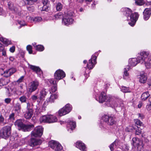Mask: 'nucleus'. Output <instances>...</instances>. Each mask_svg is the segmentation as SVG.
<instances>
[{
  "label": "nucleus",
  "instance_id": "f3484780",
  "mask_svg": "<svg viewBox=\"0 0 151 151\" xmlns=\"http://www.w3.org/2000/svg\"><path fill=\"white\" fill-rule=\"evenodd\" d=\"M42 143L41 140L35 138H31L29 142V145L31 147H33L35 146L39 145Z\"/></svg>",
  "mask_w": 151,
  "mask_h": 151
},
{
  "label": "nucleus",
  "instance_id": "7ed1b4c3",
  "mask_svg": "<svg viewBox=\"0 0 151 151\" xmlns=\"http://www.w3.org/2000/svg\"><path fill=\"white\" fill-rule=\"evenodd\" d=\"M15 125L18 127L19 130H22L23 132L30 131L34 127L32 124H24L20 119L17 120L15 123Z\"/></svg>",
  "mask_w": 151,
  "mask_h": 151
},
{
  "label": "nucleus",
  "instance_id": "774afa93",
  "mask_svg": "<svg viewBox=\"0 0 151 151\" xmlns=\"http://www.w3.org/2000/svg\"><path fill=\"white\" fill-rule=\"evenodd\" d=\"M9 59L10 61H13L14 60V58L12 57H10L9 58Z\"/></svg>",
  "mask_w": 151,
  "mask_h": 151
},
{
  "label": "nucleus",
  "instance_id": "49530a36",
  "mask_svg": "<svg viewBox=\"0 0 151 151\" xmlns=\"http://www.w3.org/2000/svg\"><path fill=\"white\" fill-rule=\"evenodd\" d=\"M1 47L2 48V49L1 50L0 49V51H2V55L5 56L6 55V50L4 49V47L3 45Z\"/></svg>",
  "mask_w": 151,
  "mask_h": 151
},
{
  "label": "nucleus",
  "instance_id": "c9c22d12",
  "mask_svg": "<svg viewBox=\"0 0 151 151\" xmlns=\"http://www.w3.org/2000/svg\"><path fill=\"white\" fill-rule=\"evenodd\" d=\"M14 108L16 111H20L21 109L20 104L19 103H17L15 104Z\"/></svg>",
  "mask_w": 151,
  "mask_h": 151
},
{
  "label": "nucleus",
  "instance_id": "a18cd8bd",
  "mask_svg": "<svg viewBox=\"0 0 151 151\" xmlns=\"http://www.w3.org/2000/svg\"><path fill=\"white\" fill-rule=\"evenodd\" d=\"M18 24L20 25L19 27V28H20L22 26L26 25V24L24 21H19L18 22Z\"/></svg>",
  "mask_w": 151,
  "mask_h": 151
},
{
  "label": "nucleus",
  "instance_id": "6ab92c4d",
  "mask_svg": "<svg viewBox=\"0 0 151 151\" xmlns=\"http://www.w3.org/2000/svg\"><path fill=\"white\" fill-rule=\"evenodd\" d=\"M76 146L82 151H86V148L85 144L81 141H78L76 142Z\"/></svg>",
  "mask_w": 151,
  "mask_h": 151
},
{
  "label": "nucleus",
  "instance_id": "58836bf2",
  "mask_svg": "<svg viewBox=\"0 0 151 151\" xmlns=\"http://www.w3.org/2000/svg\"><path fill=\"white\" fill-rule=\"evenodd\" d=\"M121 89V91L124 93L130 92L129 88L125 86H122Z\"/></svg>",
  "mask_w": 151,
  "mask_h": 151
},
{
  "label": "nucleus",
  "instance_id": "c03bdc74",
  "mask_svg": "<svg viewBox=\"0 0 151 151\" xmlns=\"http://www.w3.org/2000/svg\"><path fill=\"white\" fill-rule=\"evenodd\" d=\"M54 16L56 19L60 18L62 17V13L61 12H59L58 14H55Z\"/></svg>",
  "mask_w": 151,
  "mask_h": 151
},
{
  "label": "nucleus",
  "instance_id": "ea45409f",
  "mask_svg": "<svg viewBox=\"0 0 151 151\" xmlns=\"http://www.w3.org/2000/svg\"><path fill=\"white\" fill-rule=\"evenodd\" d=\"M135 4L139 6H141L143 5L145 3L144 0H135Z\"/></svg>",
  "mask_w": 151,
  "mask_h": 151
},
{
  "label": "nucleus",
  "instance_id": "f8f14e48",
  "mask_svg": "<svg viewBox=\"0 0 151 151\" xmlns=\"http://www.w3.org/2000/svg\"><path fill=\"white\" fill-rule=\"evenodd\" d=\"M132 144L135 147L141 149L143 148V142L139 138L137 137L133 138L132 139Z\"/></svg>",
  "mask_w": 151,
  "mask_h": 151
},
{
  "label": "nucleus",
  "instance_id": "7c9ffc66",
  "mask_svg": "<svg viewBox=\"0 0 151 151\" xmlns=\"http://www.w3.org/2000/svg\"><path fill=\"white\" fill-rule=\"evenodd\" d=\"M47 93L44 90H42L40 92V96L39 97L40 99L42 100L44 98L46 95Z\"/></svg>",
  "mask_w": 151,
  "mask_h": 151
},
{
  "label": "nucleus",
  "instance_id": "72a5a7b5",
  "mask_svg": "<svg viewBox=\"0 0 151 151\" xmlns=\"http://www.w3.org/2000/svg\"><path fill=\"white\" fill-rule=\"evenodd\" d=\"M63 107L65 109L66 111H68V114L69 113L72 109L71 106L69 104H67L65 107Z\"/></svg>",
  "mask_w": 151,
  "mask_h": 151
},
{
  "label": "nucleus",
  "instance_id": "13d9d810",
  "mask_svg": "<svg viewBox=\"0 0 151 151\" xmlns=\"http://www.w3.org/2000/svg\"><path fill=\"white\" fill-rule=\"evenodd\" d=\"M48 5H43L42 8V10L47 11L48 10Z\"/></svg>",
  "mask_w": 151,
  "mask_h": 151
},
{
  "label": "nucleus",
  "instance_id": "423d86ee",
  "mask_svg": "<svg viewBox=\"0 0 151 151\" xmlns=\"http://www.w3.org/2000/svg\"><path fill=\"white\" fill-rule=\"evenodd\" d=\"M41 122H47L49 123H53L57 122L58 119L56 117L52 115L43 116L40 118Z\"/></svg>",
  "mask_w": 151,
  "mask_h": 151
},
{
  "label": "nucleus",
  "instance_id": "5fc2aeb1",
  "mask_svg": "<svg viewBox=\"0 0 151 151\" xmlns=\"http://www.w3.org/2000/svg\"><path fill=\"white\" fill-rule=\"evenodd\" d=\"M14 114L12 113L9 116V119L11 120H14Z\"/></svg>",
  "mask_w": 151,
  "mask_h": 151
},
{
  "label": "nucleus",
  "instance_id": "473e14b6",
  "mask_svg": "<svg viewBox=\"0 0 151 151\" xmlns=\"http://www.w3.org/2000/svg\"><path fill=\"white\" fill-rule=\"evenodd\" d=\"M27 100V98L24 95H23L19 98V100L22 103H26Z\"/></svg>",
  "mask_w": 151,
  "mask_h": 151
},
{
  "label": "nucleus",
  "instance_id": "680f3d73",
  "mask_svg": "<svg viewBox=\"0 0 151 151\" xmlns=\"http://www.w3.org/2000/svg\"><path fill=\"white\" fill-rule=\"evenodd\" d=\"M15 50V47L14 46H12V47H10L9 49L10 52H14Z\"/></svg>",
  "mask_w": 151,
  "mask_h": 151
},
{
  "label": "nucleus",
  "instance_id": "09e8293b",
  "mask_svg": "<svg viewBox=\"0 0 151 151\" xmlns=\"http://www.w3.org/2000/svg\"><path fill=\"white\" fill-rule=\"evenodd\" d=\"M27 49L29 54L32 53V47L30 45H28L27 46Z\"/></svg>",
  "mask_w": 151,
  "mask_h": 151
},
{
  "label": "nucleus",
  "instance_id": "4c0bfd02",
  "mask_svg": "<svg viewBox=\"0 0 151 151\" xmlns=\"http://www.w3.org/2000/svg\"><path fill=\"white\" fill-rule=\"evenodd\" d=\"M56 8L57 11H60L62 9L63 5L60 3H58L56 5Z\"/></svg>",
  "mask_w": 151,
  "mask_h": 151
},
{
  "label": "nucleus",
  "instance_id": "864d4df0",
  "mask_svg": "<svg viewBox=\"0 0 151 151\" xmlns=\"http://www.w3.org/2000/svg\"><path fill=\"white\" fill-rule=\"evenodd\" d=\"M27 20L28 21V22H31V23L33 22V20L34 18H33L30 16H27L26 17Z\"/></svg>",
  "mask_w": 151,
  "mask_h": 151
},
{
  "label": "nucleus",
  "instance_id": "f03ea898",
  "mask_svg": "<svg viewBox=\"0 0 151 151\" xmlns=\"http://www.w3.org/2000/svg\"><path fill=\"white\" fill-rule=\"evenodd\" d=\"M96 99L100 103H102L105 101L106 104L108 106L113 108L118 106L117 102L119 100L111 95L106 96L104 92H102L100 96L98 98L96 97Z\"/></svg>",
  "mask_w": 151,
  "mask_h": 151
},
{
  "label": "nucleus",
  "instance_id": "4be33fe9",
  "mask_svg": "<svg viewBox=\"0 0 151 151\" xmlns=\"http://www.w3.org/2000/svg\"><path fill=\"white\" fill-rule=\"evenodd\" d=\"M129 66L127 65L124 68L123 78L127 80H129V73L128 71L130 69Z\"/></svg>",
  "mask_w": 151,
  "mask_h": 151
},
{
  "label": "nucleus",
  "instance_id": "2f4dec72",
  "mask_svg": "<svg viewBox=\"0 0 151 151\" xmlns=\"http://www.w3.org/2000/svg\"><path fill=\"white\" fill-rule=\"evenodd\" d=\"M150 96L148 92L143 93L142 95L141 98L142 100H146Z\"/></svg>",
  "mask_w": 151,
  "mask_h": 151
},
{
  "label": "nucleus",
  "instance_id": "393cba45",
  "mask_svg": "<svg viewBox=\"0 0 151 151\" xmlns=\"http://www.w3.org/2000/svg\"><path fill=\"white\" fill-rule=\"evenodd\" d=\"M10 81L9 79L7 78H3L0 79V86L7 85Z\"/></svg>",
  "mask_w": 151,
  "mask_h": 151
},
{
  "label": "nucleus",
  "instance_id": "1a4fd4ad",
  "mask_svg": "<svg viewBox=\"0 0 151 151\" xmlns=\"http://www.w3.org/2000/svg\"><path fill=\"white\" fill-rule=\"evenodd\" d=\"M45 82L49 86H50L52 85H54L52 87L51 90V91L52 92H55L57 91V81H55L53 78H51L46 79L45 80Z\"/></svg>",
  "mask_w": 151,
  "mask_h": 151
},
{
  "label": "nucleus",
  "instance_id": "20e7f679",
  "mask_svg": "<svg viewBox=\"0 0 151 151\" xmlns=\"http://www.w3.org/2000/svg\"><path fill=\"white\" fill-rule=\"evenodd\" d=\"M102 120L104 122L103 125H102V126L104 128H105L104 124H105V126L112 125L115 124L116 123V119L114 117L106 115L102 116Z\"/></svg>",
  "mask_w": 151,
  "mask_h": 151
},
{
  "label": "nucleus",
  "instance_id": "4468645a",
  "mask_svg": "<svg viewBox=\"0 0 151 151\" xmlns=\"http://www.w3.org/2000/svg\"><path fill=\"white\" fill-rule=\"evenodd\" d=\"M39 85V83L37 80L33 81L30 83L29 89L30 92H32L37 89Z\"/></svg>",
  "mask_w": 151,
  "mask_h": 151
},
{
  "label": "nucleus",
  "instance_id": "c756f323",
  "mask_svg": "<svg viewBox=\"0 0 151 151\" xmlns=\"http://www.w3.org/2000/svg\"><path fill=\"white\" fill-rule=\"evenodd\" d=\"M68 111H66L65 109L63 107L58 111V114L60 116H62L68 114Z\"/></svg>",
  "mask_w": 151,
  "mask_h": 151
},
{
  "label": "nucleus",
  "instance_id": "de8ad7c7",
  "mask_svg": "<svg viewBox=\"0 0 151 151\" xmlns=\"http://www.w3.org/2000/svg\"><path fill=\"white\" fill-rule=\"evenodd\" d=\"M137 129L136 130L135 134L136 135H139L142 132V129L140 128H139L138 127H137Z\"/></svg>",
  "mask_w": 151,
  "mask_h": 151
},
{
  "label": "nucleus",
  "instance_id": "79ce46f5",
  "mask_svg": "<svg viewBox=\"0 0 151 151\" xmlns=\"http://www.w3.org/2000/svg\"><path fill=\"white\" fill-rule=\"evenodd\" d=\"M18 12V14L19 15L22 17L25 16L27 14V13L26 11L24 10L21 11L19 12Z\"/></svg>",
  "mask_w": 151,
  "mask_h": 151
},
{
  "label": "nucleus",
  "instance_id": "603ef678",
  "mask_svg": "<svg viewBox=\"0 0 151 151\" xmlns=\"http://www.w3.org/2000/svg\"><path fill=\"white\" fill-rule=\"evenodd\" d=\"M4 117L2 116H0V124H5L4 122Z\"/></svg>",
  "mask_w": 151,
  "mask_h": 151
},
{
  "label": "nucleus",
  "instance_id": "6e6552de",
  "mask_svg": "<svg viewBox=\"0 0 151 151\" xmlns=\"http://www.w3.org/2000/svg\"><path fill=\"white\" fill-rule=\"evenodd\" d=\"M43 128L41 126H38L35 128L31 133L32 137H40L42 134Z\"/></svg>",
  "mask_w": 151,
  "mask_h": 151
},
{
  "label": "nucleus",
  "instance_id": "9d476101",
  "mask_svg": "<svg viewBox=\"0 0 151 151\" xmlns=\"http://www.w3.org/2000/svg\"><path fill=\"white\" fill-rule=\"evenodd\" d=\"M49 143L50 147L55 151H60L63 149L61 145L57 141H51L49 142Z\"/></svg>",
  "mask_w": 151,
  "mask_h": 151
},
{
  "label": "nucleus",
  "instance_id": "9b49d317",
  "mask_svg": "<svg viewBox=\"0 0 151 151\" xmlns=\"http://www.w3.org/2000/svg\"><path fill=\"white\" fill-rule=\"evenodd\" d=\"M65 76V73L62 70L58 69L54 73V77L55 79L58 82Z\"/></svg>",
  "mask_w": 151,
  "mask_h": 151
},
{
  "label": "nucleus",
  "instance_id": "e433bc0d",
  "mask_svg": "<svg viewBox=\"0 0 151 151\" xmlns=\"http://www.w3.org/2000/svg\"><path fill=\"white\" fill-rule=\"evenodd\" d=\"M27 110H31V111H33V104L32 103H30L29 102H28L27 104Z\"/></svg>",
  "mask_w": 151,
  "mask_h": 151
},
{
  "label": "nucleus",
  "instance_id": "cd10ccee",
  "mask_svg": "<svg viewBox=\"0 0 151 151\" xmlns=\"http://www.w3.org/2000/svg\"><path fill=\"white\" fill-rule=\"evenodd\" d=\"M58 97L57 95L54 94V95H51L50 98H47L46 99V101L47 102H49L50 103H53L55 99H57Z\"/></svg>",
  "mask_w": 151,
  "mask_h": 151
},
{
  "label": "nucleus",
  "instance_id": "a211bd4d",
  "mask_svg": "<svg viewBox=\"0 0 151 151\" xmlns=\"http://www.w3.org/2000/svg\"><path fill=\"white\" fill-rule=\"evenodd\" d=\"M76 123L75 122L71 121V120L68 121L67 127L68 131L70 133H71V131L76 128Z\"/></svg>",
  "mask_w": 151,
  "mask_h": 151
},
{
  "label": "nucleus",
  "instance_id": "5701e85b",
  "mask_svg": "<svg viewBox=\"0 0 151 151\" xmlns=\"http://www.w3.org/2000/svg\"><path fill=\"white\" fill-rule=\"evenodd\" d=\"M8 5L9 9L12 11L13 12L17 13L18 12V9L14 6L12 2H8Z\"/></svg>",
  "mask_w": 151,
  "mask_h": 151
},
{
  "label": "nucleus",
  "instance_id": "6e6d98bb",
  "mask_svg": "<svg viewBox=\"0 0 151 151\" xmlns=\"http://www.w3.org/2000/svg\"><path fill=\"white\" fill-rule=\"evenodd\" d=\"M115 147V145L114 144L113 142L109 146V147L111 151H113L114 149V148Z\"/></svg>",
  "mask_w": 151,
  "mask_h": 151
},
{
  "label": "nucleus",
  "instance_id": "a878e982",
  "mask_svg": "<svg viewBox=\"0 0 151 151\" xmlns=\"http://www.w3.org/2000/svg\"><path fill=\"white\" fill-rule=\"evenodd\" d=\"M139 82L142 83H144L146 82L147 79L146 74L145 73L141 74L139 75Z\"/></svg>",
  "mask_w": 151,
  "mask_h": 151
},
{
  "label": "nucleus",
  "instance_id": "bf43d9fd",
  "mask_svg": "<svg viewBox=\"0 0 151 151\" xmlns=\"http://www.w3.org/2000/svg\"><path fill=\"white\" fill-rule=\"evenodd\" d=\"M11 101V99L10 98H6L4 100V101L7 104H9Z\"/></svg>",
  "mask_w": 151,
  "mask_h": 151
},
{
  "label": "nucleus",
  "instance_id": "dca6fc26",
  "mask_svg": "<svg viewBox=\"0 0 151 151\" xmlns=\"http://www.w3.org/2000/svg\"><path fill=\"white\" fill-rule=\"evenodd\" d=\"M29 68L32 70L33 71L35 72L36 73L40 76L42 74V72L40 68L38 66L28 64Z\"/></svg>",
  "mask_w": 151,
  "mask_h": 151
},
{
  "label": "nucleus",
  "instance_id": "412c9836",
  "mask_svg": "<svg viewBox=\"0 0 151 151\" xmlns=\"http://www.w3.org/2000/svg\"><path fill=\"white\" fill-rule=\"evenodd\" d=\"M151 14V10L148 8L145 9L143 12V18L145 20H147L150 18Z\"/></svg>",
  "mask_w": 151,
  "mask_h": 151
},
{
  "label": "nucleus",
  "instance_id": "4d7b16f0",
  "mask_svg": "<svg viewBox=\"0 0 151 151\" xmlns=\"http://www.w3.org/2000/svg\"><path fill=\"white\" fill-rule=\"evenodd\" d=\"M114 144L115 145V147L120 144V141L119 139H116L114 142Z\"/></svg>",
  "mask_w": 151,
  "mask_h": 151
},
{
  "label": "nucleus",
  "instance_id": "e2e57ef3",
  "mask_svg": "<svg viewBox=\"0 0 151 151\" xmlns=\"http://www.w3.org/2000/svg\"><path fill=\"white\" fill-rule=\"evenodd\" d=\"M24 76H22L21 77H20V78H19L17 80V82L18 83H19L22 82L23 80L24 79Z\"/></svg>",
  "mask_w": 151,
  "mask_h": 151
},
{
  "label": "nucleus",
  "instance_id": "a19ab883",
  "mask_svg": "<svg viewBox=\"0 0 151 151\" xmlns=\"http://www.w3.org/2000/svg\"><path fill=\"white\" fill-rule=\"evenodd\" d=\"M44 49V47L42 45H38L36 46V49L39 51H43Z\"/></svg>",
  "mask_w": 151,
  "mask_h": 151
},
{
  "label": "nucleus",
  "instance_id": "8fccbe9b",
  "mask_svg": "<svg viewBox=\"0 0 151 151\" xmlns=\"http://www.w3.org/2000/svg\"><path fill=\"white\" fill-rule=\"evenodd\" d=\"M28 4L31 5L33 4L35 2L37 1V0H26Z\"/></svg>",
  "mask_w": 151,
  "mask_h": 151
},
{
  "label": "nucleus",
  "instance_id": "bb28decb",
  "mask_svg": "<svg viewBox=\"0 0 151 151\" xmlns=\"http://www.w3.org/2000/svg\"><path fill=\"white\" fill-rule=\"evenodd\" d=\"M33 111L27 110L24 114V117L26 119H30L33 115Z\"/></svg>",
  "mask_w": 151,
  "mask_h": 151
},
{
  "label": "nucleus",
  "instance_id": "39448f33",
  "mask_svg": "<svg viewBox=\"0 0 151 151\" xmlns=\"http://www.w3.org/2000/svg\"><path fill=\"white\" fill-rule=\"evenodd\" d=\"M73 13H68L63 19L62 24L67 26L72 24L74 21V20L73 19Z\"/></svg>",
  "mask_w": 151,
  "mask_h": 151
},
{
  "label": "nucleus",
  "instance_id": "b1692460",
  "mask_svg": "<svg viewBox=\"0 0 151 151\" xmlns=\"http://www.w3.org/2000/svg\"><path fill=\"white\" fill-rule=\"evenodd\" d=\"M123 14L125 15L127 17L128 19H129V17L131 14L132 11L129 8H123L122 9Z\"/></svg>",
  "mask_w": 151,
  "mask_h": 151
},
{
  "label": "nucleus",
  "instance_id": "ddd939ff",
  "mask_svg": "<svg viewBox=\"0 0 151 151\" xmlns=\"http://www.w3.org/2000/svg\"><path fill=\"white\" fill-rule=\"evenodd\" d=\"M139 16V15L137 13H134L131 14L129 16L131 22L129 23V24L131 26L133 27L135 25Z\"/></svg>",
  "mask_w": 151,
  "mask_h": 151
},
{
  "label": "nucleus",
  "instance_id": "f257e3e1",
  "mask_svg": "<svg viewBox=\"0 0 151 151\" xmlns=\"http://www.w3.org/2000/svg\"><path fill=\"white\" fill-rule=\"evenodd\" d=\"M138 63L144 64L147 68H150L151 65V55H149L148 52H141L139 54L137 58H133L129 60V64L132 66H135Z\"/></svg>",
  "mask_w": 151,
  "mask_h": 151
},
{
  "label": "nucleus",
  "instance_id": "0e129e2a",
  "mask_svg": "<svg viewBox=\"0 0 151 151\" xmlns=\"http://www.w3.org/2000/svg\"><path fill=\"white\" fill-rule=\"evenodd\" d=\"M138 115L139 118L141 119H142L144 118V116L142 114H138Z\"/></svg>",
  "mask_w": 151,
  "mask_h": 151
},
{
  "label": "nucleus",
  "instance_id": "c85d7f7f",
  "mask_svg": "<svg viewBox=\"0 0 151 151\" xmlns=\"http://www.w3.org/2000/svg\"><path fill=\"white\" fill-rule=\"evenodd\" d=\"M0 41L2 42L6 46H7L12 44L10 40L3 37H0Z\"/></svg>",
  "mask_w": 151,
  "mask_h": 151
},
{
  "label": "nucleus",
  "instance_id": "052dcab7",
  "mask_svg": "<svg viewBox=\"0 0 151 151\" xmlns=\"http://www.w3.org/2000/svg\"><path fill=\"white\" fill-rule=\"evenodd\" d=\"M42 3L44 5H48L49 3L48 0H42Z\"/></svg>",
  "mask_w": 151,
  "mask_h": 151
},
{
  "label": "nucleus",
  "instance_id": "2eb2a0df",
  "mask_svg": "<svg viewBox=\"0 0 151 151\" xmlns=\"http://www.w3.org/2000/svg\"><path fill=\"white\" fill-rule=\"evenodd\" d=\"M96 58L97 56L96 55H92L91 58L89 60V62L87 64V66L89 69H92L94 66L95 65L96 63Z\"/></svg>",
  "mask_w": 151,
  "mask_h": 151
},
{
  "label": "nucleus",
  "instance_id": "f704fd0d",
  "mask_svg": "<svg viewBox=\"0 0 151 151\" xmlns=\"http://www.w3.org/2000/svg\"><path fill=\"white\" fill-rule=\"evenodd\" d=\"M42 20V19L41 17H37L34 18L33 20V22L37 23L41 22Z\"/></svg>",
  "mask_w": 151,
  "mask_h": 151
},
{
  "label": "nucleus",
  "instance_id": "37998d69",
  "mask_svg": "<svg viewBox=\"0 0 151 151\" xmlns=\"http://www.w3.org/2000/svg\"><path fill=\"white\" fill-rule=\"evenodd\" d=\"M37 94V93H36L34 95H32L31 97L32 100L34 102H35L38 97Z\"/></svg>",
  "mask_w": 151,
  "mask_h": 151
},
{
  "label": "nucleus",
  "instance_id": "aec40b11",
  "mask_svg": "<svg viewBox=\"0 0 151 151\" xmlns=\"http://www.w3.org/2000/svg\"><path fill=\"white\" fill-rule=\"evenodd\" d=\"M16 71V70L15 68H11L4 71L3 75L5 78H8V77L14 73Z\"/></svg>",
  "mask_w": 151,
  "mask_h": 151
},
{
  "label": "nucleus",
  "instance_id": "69168bd1",
  "mask_svg": "<svg viewBox=\"0 0 151 151\" xmlns=\"http://www.w3.org/2000/svg\"><path fill=\"white\" fill-rule=\"evenodd\" d=\"M27 9L28 10H29V11L33 12V11L34 10V7L32 6L28 7H27Z\"/></svg>",
  "mask_w": 151,
  "mask_h": 151
},
{
  "label": "nucleus",
  "instance_id": "0eeeda50",
  "mask_svg": "<svg viewBox=\"0 0 151 151\" xmlns=\"http://www.w3.org/2000/svg\"><path fill=\"white\" fill-rule=\"evenodd\" d=\"M11 127L9 126L4 127L0 131V136L4 138L8 137L11 134Z\"/></svg>",
  "mask_w": 151,
  "mask_h": 151
},
{
  "label": "nucleus",
  "instance_id": "3c124183",
  "mask_svg": "<svg viewBox=\"0 0 151 151\" xmlns=\"http://www.w3.org/2000/svg\"><path fill=\"white\" fill-rule=\"evenodd\" d=\"M135 124L141 126L142 125V124L139 120L138 119H136L135 120Z\"/></svg>",
  "mask_w": 151,
  "mask_h": 151
},
{
  "label": "nucleus",
  "instance_id": "338daca9",
  "mask_svg": "<svg viewBox=\"0 0 151 151\" xmlns=\"http://www.w3.org/2000/svg\"><path fill=\"white\" fill-rule=\"evenodd\" d=\"M4 13V11L3 9L0 7V15H2Z\"/></svg>",
  "mask_w": 151,
  "mask_h": 151
}]
</instances>
